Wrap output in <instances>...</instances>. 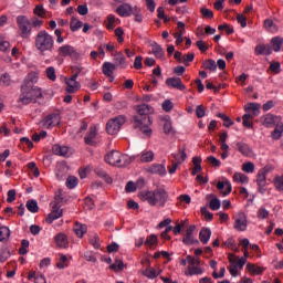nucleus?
<instances>
[{
  "label": "nucleus",
  "mask_w": 283,
  "mask_h": 283,
  "mask_svg": "<svg viewBox=\"0 0 283 283\" xmlns=\"http://www.w3.org/2000/svg\"><path fill=\"white\" fill-rule=\"evenodd\" d=\"M95 174H96V176H98L99 178H105L106 182H107L108 185H111V182H112V177H109V176L107 175V172H106L103 168H101V167L95 168Z\"/></svg>",
  "instance_id": "nucleus-44"
},
{
  "label": "nucleus",
  "mask_w": 283,
  "mask_h": 283,
  "mask_svg": "<svg viewBox=\"0 0 283 283\" xmlns=\"http://www.w3.org/2000/svg\"><path fill=\"white\" fill-rule=\"evenodd\" d=\"M65 92H67V94H76V92H78V90H81V83H78V81H72L69 78H65Z\"/></svg>",
  "instance_id": "nucleus-17"
},
{
  "label": "nucleus",
  "mask_w": 283,
  "mask_h": 283,
  "mask_svg": "<svg viewBox=\"0 0 283 283\" xmlns=\"http://www.w3.org/2000/svg\"><path fill=\"white\" fill-rule=\"evenodd\" d=\"M61 117L56 114L49 115L44 118L42 122V126L44 129H52V127H56V125H60Z\"/></svg>",
  "instance_id": "nucleus-12"
},
{
  "label": "nucleus",
  "mask_w": 283,
  "mask_h": 283,
  "mask_svg": "<svg viewBox=\"0 0 283 283\" xmlns=\"http://www.w3.org/2000/svg\"><path fill=\"white\" fill-rule=\"evenodd\" d=\"M199 240L202 244H207L211 240V229L202 228L199 233Z\"/></svg>",
  "instance_id": "nucleus-28"
},
{
  "label": "nucleus",
  "mask_w": 283,
  "mask_h": 283,
  "mask_svg": "<svg viewBox=\"0 0 283 283\" xmlns=\"http://www.w3.org/2000/svg\"><path fill=\"white\" fill-rule=\"evenodd\" d=\"M264 28L268 29L270 32H277V27L273 23V20L266 19L264 21Z\"/></svg>",
  "instance_id": "nucleus-57"
},
{
  "label": "nucleus",
  "mask_w": 283,
  "mask_h": 283,
  "mask_svg": "<svg viewBox=\"0 0 283 283\" xmlns=\"http://www.w3.org/2000/svg\"><path fill=\"white\" fill-rule=\"evenodd\" d=\"M174 132V127L171 126V120L164 119V134L168 135Z\"/></svg>",
  "instance_id": "nucleus-61"
},
{
  "label": "nucleus",
  "mask_w": 283,
  "mask_h": 283,
  "mask_svg": "<svg viewBox=\"0 0 283 283\" xmlns=\"http://www.w3.org/2000/svg\"><path fill=\"white\" fill-rule=\"evenodd\" d=\"M67 174V166L59 164L56 167V178L57 180H63Z\"/></svg>",
  "instance_id": "nucleus-38"
},
{
  "label": "nucleus",
  "mask_w": 283,
  "mask_h": 283,
  "mask_svg": "<svg viewBox=\"0 0 283 283\" xmlns=\"http://www.w3.org/2000/svg\"><path fill=\"white\" fill-rule=\"evenodd\" d=\"M34 45L40 54L52 52L54 50V38L45 30L39 31L35 35Z\"/></svg>",
  "instance_id": "nucleus-4"
},
{
  "label": "nucleus",
  "mask_w": 283,
  "mask_h": 283,
  "mask_svg": "<svg viewBox=\"0 0 283 283\" xmlns=\"http://www.w3.org/2000/svg\"><path fill=\"white\" fill-rule=\"evenodd\" d=\"M245 112H252V116H260V104L259 103H248L244 106Z\"/></svg>",
  "instance_id": "nucleus-27"
},
{
  "label": "nucleus",
  "mask_w": 283,
  "mask_h": 283,
  "mask_svg": "<svg viewBox=\"0 0 283 283\" xmlns=\"http://www.w3.org/2000/svg\"><path fill=\"white\" fill-rule=\"evenodd\" d=\"M151 46V53L157 57V59H163L165 56V51L163 50V46H160L158 43L154 42L150 44Z\"/></svg>",
  "instance_id": "nucleus-32"
},
{
  "label": "nucleus",
  "mask_w": 283,
  "mask_h": 283,
  "mask_svg": "<svg viewBox=\"0 0 283 283\" xmlns=\"http://www.w3.org/2000/svg\"><path fill=\"white\" fill-rule=\"evenodd\" d=\"M233 180L240 185H249V177L242 172H234Z\"/></svg>",
  "instance_id": "nucleus-37"
},
{
  "label": "nucleus",
  "mask_w": 283,
  "mask_h": 283,
  "mask_svg": "<svg viewBox=\"0 0 283 283\" xmlns=\"http://www.w3.org/2000/svg\"><path fill=\"white\" fill-rule=\"evenodd\" d=\"M33 13H34L36 17H41V19L45 18V9H44L43 6H41V4H38V6L34 8Z\"/></svg>",
  "instance_id": "nucleus-60"
},
{
  "label": "nucleus",
  "mask_w": 283,
  "mask_h": 283,
  "mask_svg": "<svg viewBox=\"0 0 283 283\" xmlns=\"http://www.w3.org/2000/svg\"><path fill=\"white\" fill-rule=\"evenodd\" d=\"M0 52L8 54L10 52V41L6 39L2 34H0Z\"/></svg>",
  "instance_id": "nucleus-35"
},
{
  "label": "nucleus",
  "mask_w": 283,
  "mask_h": 283,
  "mask_svg": "<svg viewBox=\"0 0 283 283\" xmlns=\"http://www.w3.org/2000/svg\"><path fill=\"white\" fill-rule=\"evenodd\" d=\"M254 52L258 55L260 54L269 55V54H272L273 49L269 44H259L255 46Z\"/></svg>",
  "instance_id": "nucleus-26"
},
{
  "label": "nucleus",
  "mask_w": 283,
  "mask_h": 283,
  "mask_svg": "<svg viewBox=\"0 0 283 283\" xmlns=\"http://www.w3.org/2000/svg\"><path fill=\"white\" fill-rule=\"evenodd\" d=\"M133 14L135 17L136 23L143 22V13H142L140 9L138 8V6L134 7Z\"/></svg>",
  "instance_id": "nucleus-55"
},
{
  "label": "nucleus",
  "mask_w": 283,
  "mask_h": 283,
  "mask_svg": "<svg viewBox=\"0 0 283 283\" xmlns=\"http://www.w3.org/2000/svg\"><path fill=\"white\" fill-rule=\"evenodd\" d=\"M242 171H244L245 174H253L255 171V164L248 161L244 163L241 167Z\"/></svg>",
  "instance_id": "nucleus-53"
},
{
  "label": "nucleus",
  "mask_w": 283,
  "mask_h": 283,
  "mask_svg": "<svg viewBox=\"0 0 283 283\" xmlns=\"http://www.w3.org/2000/svg\"><path fill=\"white\" fill-rule=\"evenodd\" d=\"M143 275H145V277H148V280H156V276L158 275V273L156 269L149 268L143 272Z\"/></svg>",
  "instance_id": "nucleus-54"
},
{
  "label": "nucleus",
  "mask_w": 283,
  "mask_h": 283,
  "mask_svg": "<svg viewBox=\"0 0 283 283\" xmlns=\"http://www.w3.org/2000/svg\"><path fill=\"white\" fill-rule=\"evenodd\" d=\"M127 123V117L125 115H118L108 119L106 123V132L111 136H114L120 132V127H123Z\"/></svg>",
  "instance_id": "nucleus-5"
},
{
  "label": "nucleus",
  "mask_w": 283,
  "mask_h": 283,
  "mask_svg": "<svg viewBox=\"0 0 283 283\" xmlns=\"http://www.w3.org/2000/svg\"><path fill=\"white\" fill-rule=\"evenodd\" d=\"M203 70H209L210 72H216L218 70V64L213 60H207L202 64Z\"/></svg>",
  "instance_id": "nucleus-45"
},
{
  "label": "nucleus",
  "mask_w": 283,
  "mask_h": 283,
  "mask_svg": "<svg viewBox=\"0 0 283 283\" xmlns=\"http://www.w3.org/2000/svg\"><path fill=\"white\" fill-rule=\"evenodd\" d=\"M0 84L3 85V87H8L12 85V77H10V74L4 73L0 76Z\"/></svg>",
  "instance_id": "nucleus-50"
},
{
  "label": "nucleus",
  "mask_w": 283,
  "mask_h": 283,
  "mask_svg": "<svg viewBox=\"0 0 283 283\" xmlns=\"http://www.w3.org/2000/svg\"><path fill=\"white\" fill-rule=\"evenodd\" d=\"M166 85L168 87H174L175 90H180V92H185L186 86L182 84V80L180 77H169L166 80Z\"/></svg>",
  "instance_id": "nucleus-14"
},
{
  "label": "nucleus",
  "mask_w": 283,
  "mask_h": 283,
  "mask_svg": "<svg viewBox=\"0 0 283 283\" xmlns=\"http://www.w3.org/2000/svg\"><path fill=\"white\" fill-rule=\"evenodd\" d=\"M241 247H243L244 258H249V239H242L240 241Z\"/></svg>",
  "instance_id": "nucleus-63"
},
{
  "label": "nucleus",
  "mask_w": 283,
  "mask_h": 283,
  "mask_svg": "<svg viewBox=\"0 0 283 283\" xmlns=\"http://www.w3.org/2000/svg\"><path fill=\"white\" fill-rule=\"evenodd\" d=\"M17 23L20 30V36H22V39H30V34H32L30 20L27 17L19 15L17 18Z\"/></svg>",
  "instance_id": "nucleus-7"
},
{
  "label": "nucleus",
  "mask_w": 283,
  "mask_h": 283,
  "mask_svg": "<svg viewBox=\"0 0 283 283\" xmlns=\"http://www.w3.org/2000/svg\"><path fill=\"white\" fill-rule=\"evenodd\" d=\"M247 269L250 273H253V275H262V273H264V268L255 264L248 263Z\"/></svg>",
  "instance_id": "nucleus-39"
},
{
  "label": "nucleus",
  "mask_w": 283,
  "mask_h": 283,
  "mask_svg": "<svg viewBox=\"0 0 283 283\" xmlns=\"http://www.w3.org/2000/svg\"><path fill=\"white\" fill-rule=\"evenodd\" d=\"M271 43L274 52H280V50H282L283 39L275 36L271 40Z\"/></svg>",
  "instance_id": "nucleus-43"
},
{
  "label": "nucleus",
  "mask_w": 283,
  "mask_h": 283,
  "mask_svg": "<svg viewBox=\"0 0 283 283\" xmlns=\"http://www.w3.org/2000/svg\"><path fill=\"white\" fill-rule=\"evenodd\" d=\"M193 231H196V226H190L187 231L186 235L182 239L184 244H196L198 240L193 238Z\"/></svg>",
  "instance_id": "nucleus-20"
},
{
  "label": "nucleus",
  "mask_w": 283,
  "mask_h": 283,
  "mask_svg": "<svg viewBox=\"0 0 283 283\" xmlns=\"http://www.w3.org/2000/svg\"><path fill=\"white\" fill-rule=\"evenodd\" d=\"M63 216V209L59 208L57 206H53L52 211L46 217V222L52 224L53 220H59Z\"/></svg>",
  "instance_id": "nucleus-19"
},
{
  "label": "nucleus",
  "mask_w": 283,
  "mask_h": 283,
  "mask_svg": "<svg viewBox=\"0 0 283 283\" xmlns=\"http://www.w3.org/2000/svg\"><path fill=\"white\" fill-rule=\"evenodd\" d=\"M282 134H283V123L279 122L275 125L274 130L271 133V136H272L273 140H280V138H282Z\"/></svg>",
  "instance_id": "nucleus-29"
},
{
  "label": "nucleus",
  "mask_w": 283,
  "mask_h": 283,
  "mask_svg": "<svg viewBox=\"0 0 283 283\" xmlns=\"http://www.w3.org/2000/svg\"><path fill=\"white\" fill-rule=\"evenodd\" d=\"M195 56L196 55L193 53H188L186 55H182L180 63L188 65L189 63H191L193 61Z\"/></svg>",
  "instance_id": "nucleus-62"
},
{
  "label": "nucleus",
  "mask_w": 283,
  "mask_h": 283,
  "mask_svg": "<svg viewBox=\"0 0 283 283\" xmlns=\"http://www.w3.org/2000/svg\"><path fill=\"white\" fill-rule=\"evenodd\" d=\"M136 112L139 116H134L133 118L134 129H138L144 138H151V134H154L151 125H154V122L149 117V114H154V107L147 104H140L136 106Z\"/></svg>",
  "instance_id": "nucleus-2"
},
{
  "label": "nucleus",
  "mask_w": 283,
  "mask_h": 283,
  "mask_svg": "<svg viewBox=\"0 0 283 283\" xmlns=\"http://www.w3.org/2000/svg\"><path fill=\"white\" fill-rule=\"evenodd\" d=\"M114 70H116V65L109 62H105L103 64V74H105V76H109L112 77V75L114 74Z\"/></svg>",
  "instance_id": "nucleus-36"
},
{
  "label": "nucleus",
  "mask_w": 283,
  "mask_h": 283,
  "mask_svg": "<svg viewBox=\"0 0 283 283\" xmlns=\"http://www.w3.org/2000/svg\"><path fill=\"white\" fill-rule=\"evenodd\" d=\"M115 12L118 14V17H132L134 13V8L129 3H123L115 10Z\"/></svg>",
  "instance_id": "nucleus-13"
},
{
  "label": "nucleus",
  "mask_w": 283,
  "mask_h": 283,
  "mask_svg": "<svg viewBox=\"0 0 283 283\" xmlns=\"http://www.w3.org/2000/svg\"><path fill=\"white\" fill-rule=\"evenodd\" d=\"M118 23H120V20L117 19L116 15L114 14L107 15V22H106L107 30H114Z\"/></svg>",
  "instance_id": "nucleus-30"
},
{
  "label": "nucleus",
  "mask_w": 283,
  "mask_h": 283,
  "mask_svg": "<svg viewBox=\"0 0 283 283\" xmlns=\"http://www.w3.org/2000/svg\"><path fill=\"white\" fill-rule=\"evenodd\" d=\"M52 150L55 156H72V149L67 146L54 145Z\"/></svg>",
  "instance_id": "nucleus-23"
},
{
  "label": "nucleus",
  "mask_w": 283,
  "mask_h": 283,
  "mask_svg": "<svg viewBox=\"0 0 283 283\" xmlns=\"http://www.w3.org/2000/svg\"><path fill=\"white\" fill-rule=\"evenodd\" d=\"M207 198H211L210 203H209L210 209L212 211H218V209H220V205H221L220 199H218L213 195H208Z\"/></svg>",
  "instance_id": "nucleus-40"
},
{
  "label": "nucleus",
  "mask_w": 283,
  "mask_h": 283,
  "mask_svg": "<svg viewBox=\"0 0 283 283\" xmlns=\"http://www.w3.org/2000/svg\"><path fill=\"white\" fill-rule=\"evenodd\" d=\"M177 165H182L185 160H187V149L179 148L177 153L172 154Z\"/></svg>",
  "instance_id": "nucleus-25"
},
{
  "label": "nucleus",
  "mask_w": 283,
  "mask_h": 283,
  "mask_svg": "<svg viewBox=\"0 0 283 283\" xmlns=\"http://www.w3.org/2000/svg\"><path fill=\"white\" fill-rule=\"evenodd\" d=\"M148 172L156 176H167V168H165L164 164H154L148 167Z\"/></svg>",
  "instance_id": "nucleus-18"
},
{
  "label": "nucleus",
  "mask_w": 283,
  "mask_h": 283,
  "mask_svg": "<svg viewBox=\"0 0 283 283\" xmlns=\"http://www.w3.org/2000/svg\"><path fill=\"white\" fill-rule=\"evenodd\" d=\"M96 136H98V130L96 126L92 125L84 137L86 145H95Z\"/></svg>",
  "instance_id": "nucleus-15"
},
{
  "label": "nucleus",
  "mask_w": 283,
  "mask_h": 283,
  "mask_svg": "<svg viewBox=\"0 0 283 283\" xmlns=\"http://www.w3.org/2000/svg\"><path fill=\"white\" fill-rule=\"evenodd\" d=\"M90 244H92L94 249H101V239L98 238V234L96 233L91 234Z\"/></svg>",
  "instance_id": "nucleus-52"
},
{
  "label": "nucleus",
  "mask_w": 283,
  "mask_h": 283,
  "mask_svg": "<svg viewBox=\"0 0 283 283\" xmlns=\"http://www.w3.org/2000/svg\"><path fill=\"white\" fill-rule=\"evenodd\" d=\"M229 262L232 265L237 264V269H240V271H242V269H244V264H247V258H238L235 256V254H229Z\"/></svg>",
  "instance_id": "nucleus-22"
},
{
  "label": "nucleus",
  "mask_w": 283,
  "mask_h": 283,
  "mask_svg": "<svg viewBox=\"0 0 283 283\" xmlns=\"http://www.w3.org/2000/svg\"><path fill=\"white\" fill-rule=\"evenodd\" d=\"M203 271L200 265H188L185 275H202Z\"/></svg>",
  "instance_id": "nucleus-34"
},
{
  "label": "nucleus",
  "mask_w": 283,
  "mask_h": 283,
  "mask_svg": "<svg viewBox=\"0 0 283 283\" xmlns=\"http://www.w3.org/2000/svg\"><path fill=\"white\" fill-rule=\"evenodd\" d=\"M70 28H71L72 32H76L77 30H81V28H83V22L76 18H72Z\"/></svg>",
  "instance_id": "nucleus-46"
},
{
  "label": "nucleus",
  "mask_w": 283,
  "mask_h": 283,
  "mask_svg": "<svg viewBox=\"0 0 283 283\" xmlns=\"http://www.w3.org/2000/svg\"><path fill=\"white\" fill-rule=\"evenodd\" d=\"M69 265H70V263L67 261V256L65 254H60V260L56 263V268L57 269H67Z\"/></svg>",
  "instance_id": "nucleus-49"
},
{
  "label": "nucleus",
  "mask_w": 283,
  "mask_h": 283,
  "mask_svg": "<svg viewBox=\"0 0 283 283\" xmlns=\"http://www.w3.org/2000/svg\"><path fill=\"white\" fill-rule=\"evenodd\" d=\"M154 160V153L151 150H144L140 154V163H151Z\"/></svg>",
  "instance_id": "nucleus-42"
},
{
  "label": "nucleus",
  "mask_w": 283,
  "mask_h": 283,
  "mask_svg": "<svg viewBox=\"0 0 283 283\" xmlns=\"http://www.w3.org/2000/svg\"><path fill=\"white\" fill-rule=\"evenodd\" d=\"M217 189L223 193V196H229L231 193V182L229 180L226 181H219L217 184Z\"/></svg>",
  "instance_id": "nucleus-24"
},
{
  "label": "nucleus",
  "mask_w": 283,
  "mask_h": 283,
  "mask_svg": "<svg viewBox=\"0 0 283 283\" xmlns=\"http://www.w3.org/2000/svg\"><path fill=\"white\" fill-rule=\"evenodd\" d=\"M60 56H76V50L70 44H64L57 49Z\"/></svg>",
  "instance_id": "nucleus-16"
},
{
  "label": "nucleus",
  "mask_w": 283,
  "mask_h": 283,
  "mask_svg": "<svg viewBox=\"0 0 283 283\" xmlns=\"http://www.w3.org/2000/svg\"><path fill=\"white\" fill-rule=\"evenodd\" d=\"M268 175H269L268 167L260 169L256 175V184H258L260 193H264V191H266V189L264 187H266V176Z\"/></svg>",
  "instance_id": "nucleus-10"
},
{
  "label": "nucleus",
  "mask_w": 283,
  "mask_h": 283,
  "mask_svg": "<svg viewBox=\"0 0 283 283\" xmlns=\"http://www.w3.org/2000/svg\"><path fill=\"white\" fill-rule=\"evenodd\" d=\"M200 12H201L203 19H213V11H211V9L202 7L200 9Z\"/></svg>",
  "instance_id": "nucleus-59"
},
{
  "label": "nucleus",
  "mask_w": 283,
  "mask_h": 283,
  "mask_svg": "<svg viewBox=\"0 0 283 283\" xmlns=\"http://www.w3.org/2000/svg\"><path fill=\"white\" fill-rule=\"evenodd\" d=\"M73 230L75 232V235H77V238H83V235L87 233V226L76 222Z\"/></svg>",
  "instance_id": "nucleus-31"
},
{
  "label": "nucleus",
  "mask_w": 283,
  "mask_h": 283,
  "mask_svg": "<svg viewBox=\"0 0 283 283\" xmlns=\"http://www.w3.org/2000/svg\"><path fill=\"white\" fill-rule=\"evenodd\" d=\"M10 238V228L9 227H0V242H6Z\"/></svg>",
  "instance_id": "nucleus-47"
},
{
  "label": "nucleus",
  "mask_w": 283,
  "mask_h": 283,
  "mask_svg": "<svg viewBox=\"0 0 283 283\" xmlns=\"http://www.w3.org/2000/svg\"><path fill=\"white\" fill-rule=\"evenodd\" d=\"M207 160L212 167H220V165H222V163H220V160L214 156H209Z\"/></svg>",
  "instance_id": "nucleus-64"
},
{
  "label": "nucleus",
  "mask_w": 283,
  "mask_h": 283,
  "mask_svg": "<svg viewBox=\"0 0 283 283\" xmlns=\"http://www.w3.org/2000/svg\"><path fill=\"white\" fill-rule=\"evenodd\" d=\"M76 185H78V178L71 176L66 179V187L69 189H74V187H76Z\"/></svg>",
  "instance_id": "nucleus-56"
},
{
  "label": "nucleus",
  "mask_w": 283,
  "mask_h": 283,
  "mask_svg": "<svg viewBox=\"0 0 283 283\" xmlns=\"http://www.w3.org/2000/svg\"><path fill=\"white\" fill-rule=\"evenodd\" d=\"M45 74L49 81H52V82L56 81V69H54V66L46 67Z\"/></svg>",
  "instance_id": "nucleus-51"
},
{
  "label": "nucleus",
  "mask_w": 283,
  "mask_h": 283,
  "mask_svg": "<svg viewBox=\"0 0 283 283\" xmlns=\"http://www.w3.org/2000/svg\"><path fill=\"white\" fill-rule=\"evenodd\" d=\"M36 83H39V74L34 72L29 73L21 86V94L19 96L18 103H21L22 105H30L32 101L41 98V88L36 86Z\"/></svg>",
  "instance_id": "nucleus-1"
},
{
  "label": "nucleus",
  "mask_w": 283,
  "mask_h": 283,
  "mask_svg": "<svg viewBox=\"0 0 283 283\" xmlns=\"http://www.w3.org/2000/svg\"><path fill=\"white\" fill-rule=\"evenodd\" d=\"M242 125L243 127H247L248 129H252L253 127V115L252 114H244L242 116Z\"/></svg>",
  "instance_id": "nucleus-41"
},
{
  "label": "nucleus",
  "mask_w": 283,
  "mask_h": 283,
  "mask_svg": "<svg viewBox=\"0 0 283 283\" xmlns=\"http://www.w3.org/2000/svg\"><path fill=\"white\" fill-rule=\"evenodd\" d=\"M27 209L31 213H38L39 212V203L36 200H29L27 201Z\"/></svg>",
  "instance_id": "nucleus-48"
},
{
  "label": "nucleus",
  "mask_w": 283,
  "mask_h": 283,
  "mask_svg": "<svg viewBox=\"0 0 283 283\" xmlns=\"http://www.w3.org/2000/svg\"><path fill=\"white\" fill-rule=\"evenodd\" d=\"M272 185L276 191L283 192V174L274 176Z\"/></svg>",
  "instance_id": "nucleus-33"
},
{
  "label": "nucleus",
  "mask_w": 283,
  "mask_h": 283,
  "mask_svg": "<svg viewBox=\"0 0 283 283\" xmlns=\"http://www.w3.org/2000/svg\"><path fill=\"white\" fill-rule=\"evenodd\" d=\"M260 122H261V125H263V127L271 128V127H275V125H277V123H281L282 117L275 116V115L269 113V114L261 116Z\"/></svg>",
  "instance_id": "nucleus-9"
},
{
  "label": "nucleus",
  "mask_w": 283,
  "mask_h": 283,
  "mask_svg": "<svg viewBox=\"0 0 283 283\" xmlns=\"http://www.w3.org/2000/svg\"><path fill=\"white\" fill-rule=\"evenodd\" d=\"M105 161L108 163V165H113V167H126L127 156L123 155V153L118 150H113L106 155Z\"/></svg>",
  "instance_id": "nucleus-6"
},
{
  "label": "nucleus",
  "mask_w": 283,
  "mask_h": 283,
  "mask_svg": "<svg viewBox=\"0 0 283 283\" xmlns=\"http://www.w3.org/2000/svg\"><path fill=\"white\" fill-rule=\"evenodd\" d=\"M235 147L238 151L247 158H253V156H255V153H253V148H251V146H249V144L244 142H237Z\"/></svg>",
  "instance_id": "nucleus-11"
},
{
  "label": "nucleus",
  "mask_w": 283,
  "mask_h": 283,
  "mask_svg": "<svg viewBox=\"0 0 283 283\" xmlns=\"http://www.w3.org/2000/svg\"><path fill=\"white\" fill-rule=\"evenodd\" d=\"M234 224L233 228L235 231H247L248 222L247 214L244 212H238L233 216Z\"/></svg>",
  "instance_id": "nucleus-8"
},
{
  "label": "nucleus",
  "mask_w": 283,
  "mask_h": 283,
  "mask_svg": "<svg viewBox=\"0 0 283 283\" xmlns=\"http://www.w3.org/2000/svg\"><path fill=\"white\" fill-rule=\"evenodd\" d=\"M55 244L59 249H67L70 247V241L67 240V235L64 233H59L54 237Z\"/></svg>",
  "instance_id": "nucleus-21"
},
{
  "label": "nucleus",
  "mask_w": 283,
  "mask_h": 283,
  "mask_svg": "<svg viewBox=\"0 0 283 283\" xmlns=\"http://www.w3.org/2000/svg\"><path fill=\"white\" fill-rule=\"evenodd\" d=\"M114 62L116 65L125 67V55H123V53H117L114 57Z\"/></svg>",
  "instance_id": "nucleus-58"
},
{
  "label": "nucleus",
  "mask_w": 283,
  "mask_h": 283,
  "mask_svg": "<svg viewBox=\"0 0 283 283\" xmlns=\"http://www.w3.org/2000/svg\"><path fill=\"white\" fill-rule=\"evenodd\" d=\"M140 200L148 202L150 207H165L169 200V192L165 188H157L153 191H143L139 193Z\"/></svg>",
  "instance_id": "nucleus-3"
}]
</instances>
